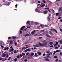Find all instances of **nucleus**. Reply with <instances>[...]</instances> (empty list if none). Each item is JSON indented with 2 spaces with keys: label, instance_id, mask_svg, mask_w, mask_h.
I'll list each match as a JSON object with an SVG mask.
<instances>
[{
  "label": "nucleus",
  "instance_id": "obj_37",
  "mask_svg": "<svg viewBox=\"0 0 62 62\" xmlns=\"http://www.w3.org/2000/svg\"><path fill=\"white\" fill-rule=\"evenodd\" d=\"M16 38H17V37H13V39H16Z\"/></svg>",
  "mask_w": 62,
  "mask_h": 62
},
{
  "label": "nucleus",
  "instance_id": "obj_61",
  "mask_svg": "<svg viewBox=\"0 0 62 62\" xmlns=\"http://www.w3.org/2000/svg\"><path fill=\"white\" fill-rule=\"evenodd\" d=\"M19 55L20 57H22V54H20Z\"/></svg>",
  "mask_w": 62,
  "mask_h": 62
},
{
  "label": "nucleus",
  "instance_id": "obj_63",
  "mask_svg": "<svg viewBox=\"0 0 62 62\" xmlns=\"http://www.w3.org/2000/svg\"><path fill=\"white\" fill-rule=\"evenodd\" d=\"M56 43L57 45H58V42H56Z\"/></svg>",
  "mask_w": 62,
  "mask_h": 62
},
{
  "label": "nucleus",
  "instance_id": "obj_26",
  "mask_svg": "<svg viewBox=\"0 0 62 62\" xmlns=\"http://www.w3.org/2000/svg\"><path fill=\"white\" fill-rule=\"evenodd\" d=\"M51 30L53 32H54V29H51Z\"/></svg>",
  "mask_w": 62,
  "mask_h": 62
},
{
  "label": "nucleus",
  "instance_id": "obj_14",
  "mask_svg": "<svg viewBox=\"0 0 62 62\" xmlns=\"http://www.w3.org/2000/svg\"><path fill=\"white\" fill-rule=\"evenodd\" d=\"M6 54H4L2 56V57H6Z\"/></svg>",
  "mask_w": 62,
  "mask_h": 62
},
{
  "label": "nucleus",
  "instance_id": "obj_46",
  "mask_svg": "<svg viewBox=\"0 0 62 62\" xmlns=\"http://www.w3.org/2000/svg\"><path fill=\"white\" fill-rule=\"evenodd\" d=\"M28 54H29V53L28 52L26 53V55H28Z\"/></svg>",
  "mask_w": 62,
  "mask_h": 62
},
{
  "label": "nucleus",
  "instance_id": "obj_52",
  "mask_svg": "<svg viewBox=\"0 0 62 62\" xmlns=\"http://www.w3.org/2000/svg\"><path fill=\"white\" fill-rule=\"evenodd\" d=\"M61 18H62V17H58V19H61Z\"/></svg>",
  "mask_w": 62,
  "mask_h": 62
},
{
  "label": "nucleus",
  "instance_id": "obj_58",
  "mask_svg": "<svg viewBox=\"0 0 62 62\" xmlns=\"http://www.w3.org/2000/svg\"><path fill=\"white\" fill-rule=\"evenodd\" d=\"M11 50H12V51H13L14 50V49H13V48H12V49Z\"/></svg>",
  "mask_w": 62,
  "mask_h": 62
},
{
  "label": "nucleus",
  "instance_id": "obj_39",
  "mask_svg": "<svg viewBox=\"0 0 62 62\" xmlns=\"http://www.w3.org/2000/svg\"><path fill=\"white\" fill-rule=\"evenodd\" d=\"M15 44L16 46H17V43L16 42H15Z\"/></svg>",
  "mask_w": 62,
  "mask_h": 62
},
{
  "label": "nucleus",
  "instance_id": "obj_3",
  "mask_svg": "<svg viewBox=\"0 0 62 62\" xmlns=\"http://www.w3.org/2000/svg\"><path fill=\"white\" fill-rule=\"evenodd\" d=\"M4 4L5 5H6L7 6H9V5H10V2H7V3H5Z\"/></svg>",
  "mask_w": 62,
  "mask_h": 62
},
{
  "label": "nucleus",
  "instance_id": "obj_1",
  "mask_svg": "<svg viewBox=\"0 0 62 62\" xmlns=\"http://www.w3.org/2000/svg\"><path fill=\"white\" fill-rule=\"evenodd\" d=\"M39 44L40 46H42V47L46 46V45H47V41L45 40L44 41L43 44H41L40 43H39Z\"/></svg>",
  "mask_w": 62,
  "mask_h": 62
},
{
  "label": "nucleus",
  "instance_id": "obj_51",
  "mask_svg": "<svg viewBox=\"0 0 62 62\" xmlns=\"http://www.w3.org/2000/svg\"><path fill=\"white\" fill-rule=\"evenodd\" d=\"M49 55H49V54H48L46 55V56H49Z\"/></svg>",
  "mask_w": 62,
  "mask_h": 62
},
{
  "label": "nucleus",
  "instance_id": "obj_22",
  "mask_svg": "<svg viewBox=\"0 0 62 62\" xmlns=\"http://www.w3.org/2000/svg\"><path fill=\"white\" fill-rule=\"evenodd\" d=\"M45 9H50V8L49 7H47L46 8H45Z\"/></svg>",
  "mask_w": 62,
  "mask_h": 62
},
{
  "label": "nucleus",
  "instance_id": "obj_28",
  "mask_svg": "<svg viewBox=\"0 0 62 62\" xmlns=\"http://www.w3.org/2000/svg\"><path fill=\"white\" fill-rule=\"evenodd\" d=\"M29 34H27L25 35V37H26V36H29Z\"/></svg>",
  "mask_w": 62,
  "mask_h": 62
},
{
  "label": "nucleus",
  "instance_id": "obj_54",
  "mask_svg": "<svg viewBox=\"0 0 62 62\" xmlns=\"http://www.w3.org/2000/svg\"><path fill=\"white\" fill-rule=\"evenodd\" d=\"M5 59H4L5 60H7V58L6 57H5Z\"/></svg>",
  "mask_w": 62,
  "mask_h": 62
},
{
  "label": "nucleus",
  "instance_id": "obj_16",
  "mask_svg": "<svg viewBox=\"0 0 62 62\" xmlns=\"http://www.w3.org/2000/svg\"><path fill=\"white\" fill-rule=\"evenodd\" d=\"M22 56H24L25 55V53H22Z\"/></svg>",
  "mask_w": 62,
  "mask_h": 62
},
{
  "label": "nucleus",
  "instance_id": "obj_36",
  "mask_svg": "<svg viewBox=\"0 0 62 62\" xmlns=\"http://www.w3.org/2000/svg\"><path fill=\"white\" fill-rule=\"evenodd\" d=\"M60 55L61 56L62 55V52H61L60 53Z\"/></svg>",
  "mask_w": 62,
  "mask_h": 62
},
{
  "label": "nucleus",
  "instance_id": "obj_4",
  "mask_svg": "<svg viewBox=\"0 0 62 62\" xmlns=\"http://www.w3.org/2000/svg\"><path fill=\"white\" fill-rule=\"evenodd\" d=\"M35 32H36V30H34L32 31L31 33V34H30V35H31V34L32 35H34V33H35Z\"/></svg>",
  "mask_w": 62,
  "mask_h": 62
},
{
  "label": "nucleus",
  "instance_id": "obj_11",
  "mask_svg": "<svg viewBox=\"0 0 62 62\" xmlns=\"http://www.w3.org/2000/svg\"><path fill=\"white\" fill-rule=\"evenodd\" d=\"M9 42L10 44H13V41H12V40H11Z\"/></svg>",
  "mask_w": 62,
  "mask_h": 62
},
{
  "label": "nucleus",
  "instance_id": "obj_12",
  "mask_svg": "<svg viewBox=\"0 0 62 62\" xmlns=\"http://www.w3.org/2000/svg\"><path fill=\"white\" fill-rule=\"evenodd\" d=\"M37 54H38V55H41V54H41V53L40 52H37Z\"/></svg>",
  "mask_w": 62,
  "mask_h": 62
},
{
  "label": "nucleus",
  "instance_id": "obj_15",
  "mask_svg": "<svg viewBox=\"0 0 62 62\" xmlns=\"http://www.w3.org/2000/svg\"><path fill=\"white\" fill-rule=\"evenodd\" d=\"M47 19L48 21H49V22H50V18L49 17H48Z\"/></svg>",
  "mask_w": 62,
  "mask_h": 62
},
{
  "label": "nucleus",
  "instance_id": "obj_35",
  "mask_svg": "<svg viewBox=\"0 0 62 62\" xmlns=\"http://www.w3.org/2000/svg\"><path fill=\"white\" fill-rule=\"evenodd\" d=\"M58 15H59V13H56V16H58Z\"/></svg>",
  "mask_w": 62,
  "mask_h": 62
},
{
  "label": "nucleus",
  "instance_id": "obj_33",
  "mask_svg": "<svg viewBox=\"0 0 62 62\" xmlns=\"http://www.w3.org/2000/svg\"><path fill=\"white\" fill-rule=\"evenodd\" d=\"M59 42H60V43H61H61H62V40H60Z\"/></svg>",
  "mask_w": 62,
  "mask_h": 62
},
{
  "label": "nucleus",
  "instance_id": "obj_40",
  "mask_svg": "<svg viewBox=\"0 0 62 62\" xmlns=\"http://www.w3.org/2000/svg\"><path fill=\"white\" fill-rule=\"evenodd\" d=\"M8 39H11V37H9L8 38Z\"/></svg>",
  "mask_w": 62,
  "mask_h": 62
},
{
  "label": "nucleus",
  "instance_id": "obj_10",
  "mask_svg": "<svg viewBox=\"0 0 62 62\" xmlns=\"http://www.w3.org/2000/svg\"><path fill=\"white\" fill-rule=\"evenodd\" d=\"M45 60L46 61H49L50 60L47 58H46L45 59Z\"/></svg>",
  "mask_w": 62,
  "mask_h": 62
},
{
  "label": "nucleus",
  "instance_id": "obj_50",
  "mask_svg": "<svg viewBox=\"0 0 62 62\" xmlns=\"http://www.w3.org/2000/svg\"><path fill=\"white\" fill-rule=\"evenodd\" d=\"M53 45H52V46H50V48H53Z\"/></svg>",
  "mask_w": 62,
  "mask_h": 62
},
{
  "label": "nucleus",
  "instance_id": "obj_9",
  "mask_svg": "<svg viewBox=\"0 0 62 62\" xmlns=\"http://www.w3.org/2000/svg\"><path fill=\"white\" fill-rule=\"evenodd\" d=\"M45 6V4H42L41 5H40V6L41 7H44V6Z\"/></svg>",
  "mask_w": 62,
  "mask_h": 62
},
{
  "label": "nucleus",
  "instance_id": "obj_34",
  "mask_svg": "<svg viewBox=\"0 0 62 62\" xmlns=\"http://www.w3.org/2000/svg\"><path fill=\"white\" fill-rule=\"evenodd\" d=\"M14 54H17V51L16 50H15L14 51Z\"/></svg>",
  "mask_w": 62,
  "mask_h": 62
},
{
  "label": "nucleus",
  "instance_id": "obj_19",
  "mask_svg": "<svg viewBox=\"0 0 62 62\" xmlns=\"http://www.w3.org/2000/svg\"><path fill=\"white\" fill-rule=\"evenodd\" d=\"M30 23V21H28L26 23V24H29Z\"/></svg>",
  "mask_w": 62,
  "mask_h": 62
},
{
  "label": "nucleus",
  "instance_id": "obj_2",
  "mask_svg": "<svg viewBox=\"0 0 62 62\" xmlns=\"http://www.w3.org/2000/svg\"><path fill=\"white\" fill-rule=\"evenodd\" d=\"M35 11L36 12H38V13H40V10H39V9L38 8H37L36 9Z\"/></svg>",
  "mask_w": 62,
  "mask_h": 62
},
{
  "label": "nucleus",
  "instance_id": "obj_17",
  "mask_svg": "<svg viewBox=\"0 0 62 62\" xmlns=\"http://www.w3.org/2000/svg\"><path fill=\"white\" fill-rule=\"evenodd\" d=\"M34 55V53H32L31 54V56H33Z\"/></svg>",
  "mask_w": 62,
  "mask_h": 62
},
{
  "label": "nucleus",
  "instance_id": "obj_32",
  "mask_svg": "<svg viewBox=\"0 0 62 62\" xmlns=\"http://www.w3.org/2000/svg\"><path fill=\"white\" fill-rule=\"evenodd\" d=\"M27 28H26V29H25L23 31H26L27 30Z\"/></svg>",
  "mask_w": 62,
  "mask_h": 62
},
{
  "label": "nucleus",
  "instance_id": "obj_56",
  "mask_svg": "<svg viewBox=\"0 0 62 62\" xmlns=\"http://www.w3.org/2000/svg\"><path fill=\"white\" fill-rule=\"evenodd\" d=\"M58 61V59H56V60L55 61H56V62H57V61Z\"/></svg>",
  "mask_w": 62,
  "mask_h": 62
},
{
  "label": "nucleus",
  "instance_id": "obj_49",
  "mask_svg": "<svg viewBox=\"0 0 62 62\" xmlns=\"http://www.w3.org/2000/svg\"><path fill=\"white\" fill-rule=\"evenodd\" d=\"M35 23L36 25H37V24H39L38 23H37V22H35Z\"/></svg>",
  "mask_w": 62,
  "mask_h": 62
},
{
  "label": "nucleus",
  "instance_id": "obj_25",
  "mask_svg": "<svg viewBox=\"0 0 62 62\" xmlns=\"http://www.w3.org/2000/svg\"><path fill=\"white\" fill-rule=\"evenodd\" d=\"M59 11H62V8H60L59 9Z\"/></svg>",
  "mask_w": 62,
  "mask_h": 62
},
{
  "label": "nucleus",
  "instance_id": "obj_57",
  "mask_svg": "<svg viewBox=\"0 0 62 62\" xmlns=\"http://www.w3.org/2000/svg\"><path fill=\"white\" fill-rule=\"evenodd\" d=\"M1 48H4V46H1Z\"/></svg>",
  "mask_w": 62,
  "mask_h": 62
},
{
  "label": "nucleus",
  "instance_id": "obj_13",
  "mask_svg": "<svg viewBox=\"0 0 62 62\" xmlns=\"http://www.w3.org/2000/svg\"><path fill=\"white\" fill-rule=\"evenodd\" d=\"M33 46L34 47H39V46H37V45H33Z\"/></svg>",
  "mask_w": 62,
  "mask_h": 62
},
{
  "label": "nucleus",
  "instance_id": "obj_20",
  "mask_svg": "<svg viewBox=\"0 0 62 62\" xmlns=\"http://www.w3.org/2000/svg\"><path fill=\"white\" fill-rule=\"evenodd\" d=\"M49 33L51 35H53V33H52V31H50Z\"/></svg>",
  "mask_w": 62,
  "mask_h": 62
},
{
  "label": "nucleus",
  "instance_id": "obj_38",
  "mask_svg": "<svg viewBox=\"0 0 62 62\" xmlns=\"http://www.w3.org/2000/svg\"><path fill=\"white\" fill-rule=\"evenodd\" d=\"M11 57H9L8 59V60H10V59H11Z\"/></svg>",
  "mask_w": 62,
  "mask_h": 62
},
{
  "label": "nucleus",
  "instance_id": "obj_43",
  "mask_svg": "<svg viewBox=\"0 0 62 62\" xmlns=\"http://www.w3.org/2000/svg\"><path fill=\"white\" fill-rule=\"evenodd\" d=\"M42 55H43V56H45V55H46V54L44 53Z\"/></svg>",
  "mask_w": 62,
  "mask_h": 62
},
{
  "label": "nucleus",
  "instance_id": "obj_6",
  "mask_svg": "<svg viewBox=\"0 0 62 62\" xmlns=\"http://www.w3.org/2000/svg\"><path fill=\"white\" fill-rule=\"evenodd\" d=\"M8 49H9V47H5V48L4 49V51H6L7 50V51H8Z\"/></svg>",
  "mask_w": 62,
  "mask_h": 62
},
{
  "label": "nucleus",
  "instance_id": "obj_64",
  "mask_svg": "<svg viewBox=\"0 0 62 62\" xmlns=\"http://www.w3.org/2000/svg\"><path fill=\"white\" fill-rule=\"evenodd\" d=\"M55 53H56V52L55 51H54V53H53V54H55Z\"/></svg>",
  "mask_w": 62,
  "mask_h": 62
},
{
  "label": "nucleus",
  "instance_id": "obj_60",
  "mask_svg": "<svg viewBox=\"0 0 62 62\" xmlns=\"http://www.w3.org/2000/svg\"><path fill=\"white\" fill-rule=\"evenodd\" d=\"M50 57V56H47L46 57L47 58H49Z\"/></svg>",
  "mask_w": 62,
  "mask_h": 62
},
{
  "label": "nucleus",
  "instance_id": "obj_62",
  "mask_svg": "<svg viewBox=\"0 0 62 62\" xmlns=\"http://www.w3.org/2000/svg\"><path fill=\"white\" fill-rule=\"evenodd\" d=\"M22 31H20V34H22Z\"/></svg>",
  "mask_w": 62,
  "mask_h": 62
},
{
  "label": "nucleus",
  "instance_id": "obj_55",
  "mask_svg": "<svg viewBox=\"0 0 62 62\" xmlns=\"http://www.w3.org/2000/svg\"><path fill=\"white\" fill-rule=\"evenodd\" d=\"M27 50L26 49V50H25L24 52H25V53H26V52H27Z\"/></svg>",
  "mask_w": 62,
  "mask_h": 62
},
{
  "label": "nucleus",
  "instance_id": "obj_30",
  "mask_svg": "<svg viewBox=\"0 0 62 62\" xmlns=\"http://www.w3.org/2000/svg\"><path fill=\"white\" fill-rule=\"evenodd\" d=\"M27 61V59H25L24 60V61H25V62H26Z\"/></svg>",
  "mask_w": 62,
  "mask_h": 62
},
{
  "label": "nucleus",
  "instance_id": "obj_42",
  "mask_svg": "<svg viewBox=\"0 0 62 62\" xmlns=\"http://www.w3.org/2000/svg\"><path fill=\"white\" fill-rule=\"evenodd\" d=\"M2 45H3V44L2 43H0V46H2Z\"/></svg>",
  "mask_w": 62,
  "mask_h": 62
},
{
  "label": "nucleus",
  "instance_id": "obj_23",
  "mask_svg": "<svg viewBox=\"0 0 62 62\" xmlns=\"http://www.w3.org/2000/svg\"><path fill=\"white\" fill-rule=\"evenodd\" d=\"M53 44V42H51L50 43V45H52Z\"/></svg>",
  "mask_w": 62,
  "mask_h": 62
},
{
  "label": "nucleus",
  "instance_id": "obj_8",
  "mask_svg": "<svg viewBox=\"0 0 62 62\" xmlns=\"http://www.w3.org/2000/svg\"><path fill=\"white\" fill-rule=\"evenodd\" d=\"M25 27V26H23L21 28V30H23V29Z\"/></svg>",
  "mask_w": 62,
  "mask_h": 62
},
{
  "label": "nucleus",
  "instance_id": "obj_31",
  "mask_svg": "<svg viewBox=\"0 0 62 62\" xmlns=\"http://www.w3.org/2000/svg\"><path fill=\"white\" fill-rule=\"evenodd\" d=\"M16 57H17V58H20V56H19V55H17L16 56Z\"/></svg>",
  "mask_w": 62,
  "mask_h": 62
},
{
  "label": "nucleus",
  "instance_id": "obj_47",
  "mask_svg": "<svg viewBox=\"0 0 62 62\" xmlns=\"http://www.w3.org/2000/svg\"><path fill=\"white\" fill-rule=\"evenodd\" d=\"M43 26L45 27H47V25H44Z\"/></svg>",
  "mask_w": 62,
  "mask_h": 62
},
{
  "label": "nucleus",
  "instance_id": "obj_59",
  "mask_svg": "<svg viewBox=\"0 0 62 62\" xmlns=\"http://www.w3.org/2000/svg\"><path fill=\"white\" fill-rule=\"evenodd\" d=\"M52 54V52H50V53H49V55H51V54Z\"/></svg>",
  "mask_w": 62,
  "mask_h": 62
},
{
  "label": "nucleus",
  "instance_id": "obj_24",
  "mask_svg": "<svg viewBox=\"0 0 62 62\" xmlns=\"http://www.w3.org/2000/svg\"><path fill=\"white\" fill-rule=\"evenodd\" d=\"M46 37H48V38H50V36H49V34H46Z\"/></svg>",
  "mask_w": 62,
  "mask_h": 62
},
{
  "label": "nucleus",
  "instance_id": "obj_18",
  "mask_svg": "<svg viewBox=\"0 0 62 62\" xmlns=\"http://www.w3.org/2000/svg\"><path fill=\"white\" fill-rule=\"evenodd\" d=\"M14 61L15 62H16L17 61V58H15L14 59Z\"/></svg>",
  "mask_w": 62,
  "mask_h": 62
},
{
  "label": "nucleus",
  "instance_id": "obj_45",
  "mask_svg": "<svg viewBox=\"0 0 62 62\" xmlns=\"http://www.w3.org/2000/svg\"><path fill=\"white\" fill-rule=\"evenodd\" d=\"M17 6H18V5L16 4L15 5V7L16 8H17Z\"/></svg>",
  "mask_w": 62,
  "mask_h": 62
},
{
  "label": "nucleus",
  "instance_id": "obj_53",
  "mask_svg": "<svg viewBox=\"0 0 62 62\" xmlns=\"http://www.w3.org/2000/svg\"><path fill=\"white\" fill-rule=\"evenodd\" d=\"M43 2H44V3H46V2L44 0H43Z\"/></svg>",
  "mask_w": 62,
  "mask_h": 62
},
{
  "label": "nucleus",
  "instance_id": "obj_21",
  "mask_svg": "<svg viewBox=\"0 0 62 62\" xmlns=\"http://www.w3.org/2000/svg\"><path fill=\"white\" fill-rule=\"evenodd\" d=\"M30 48H28V49H26L27 51L28 52H30Z\"/></svg>",
  "mask_w": 62,
  "mask_h": 62
},
{
  "label": "nucleus",
  "instance_id": "obj_27",
  "mask_svg": "<svg viewBox=\"0 0 62 62\" xmlns=\"http://www.w3.org/2000/svg\"><path fill=\"white\" fill-rule=\"evenodd\" d=\"M37 53H35V56H36V57H37V56H38L37 55Z\"/></svg>",
  "mask_w": 62,
  "mask_h": 62
},
{
  "label": "nucleus",
  "instance_id": "obj_29",
  "mask_svg": "<svg viewBox=\"0 0 62 62\" xmlns=\"http://www.w3.org/2000/svg\"><path fill=\"white\" fill-rule=\"evenodd\" d=\"M41 32H45V31L43 30H42L41 31Z\"/></svg>",
  "mask_w": 62,
  "mask_h": 62
},
{
  "label": "nucleus",
  "instance_id": "obj_5",
  "mask_svg": "<svg viewBox=\"0 0 62 62\" xmlns=\"http://www.w3.org/2000/svg\"><path fill=\"white\" fill-rule=\"evenodd\" d=\"M43 13L45 14H46L48 13V11L46 10L44 11Z\"/></svg>",
  "mask_w": 62,
  "mask_h": 62
},
{
  "label": "nucleus",
  "instance_id": "obj_7",
  "mask_svg": "<svg viewBox=\"0 0 62 62\" xmlns=\"http://www.w3.org/2000/svg\"><path fill=\"white\" fill-rule=\"evenodd\" d=\"M9 52H11V54H13V51H12V50H11V49H9Z\"/></svg>",
  "mask_w": 62,
  "mask_h": 62
},
{
  "label": "nucleus",
  "instance_id": "obj_44",
  "mask_svg": "<svg viewBox=\"0 0 62 62\" xmlns=\"http://www.w3.org/2000/svg\"><path fill=\"white\" fill-rule=\"evenodd\" d=\"M54 57L55 58H57V56H54Z\"/></svg>",
  "mask_w": 62,
  "mask_h": 62
},
{
  "label": "nucleus",
  "instance_id": "obj_41",
  "mask_svg": "<svg viewBox=\"0 0 62 62\" xmlns=\"http://www.w3.org/2000/svg\"><path fill=\"white\" fill-rule=\"evenodd\" d=\"M54 48L55 49H58V47L56 46Z\"/></svg>",
  "mask_w": 62,
  "mask_h": 62
},
{
  "label": "nucleus",
  "instance_id": "obj_48",
  "mask_svg": "<svg viewBox=\"0 0 62 62\" xmlns=\"http://www.w3.org/2000/svg\"><path fill=\"white\" fill-rule=\"evenodd\" d=\"M54 30L55 31L56 33H57V31H56V30L55 29H54Z\"/></svg>",
  "mask_w": 62,
  "mask_h": 62
}]
</instances>
